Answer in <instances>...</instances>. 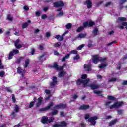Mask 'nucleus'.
Wrapping results in <instances>:
<instances>
[{"mask_svg": "<svg viewBox=\"0 0 127 127\" xmlns=\"http://www.w3.org/2000/svg\"><path fill=\"white\" fill-rule=\"evenodd\" d=\"M64 57L66 59H68L69 57H70V54H67Z\"/></svg>", "mask_w": 127, "mask_h": 127, "instance_id": "61", "label": "nucleus"}, {"mask_svg": "<svg viewBox=\"0 0 127 127\" xmlns=\"http://www.w3.org/2000/svg\"><path fill=\"white\" fill-rule=\"evenodd\" d=\"M83 27H79L78 29L76 30L77 32H80L84 29V27H90L91 26H93V25H95V22L92 21H88L85 22L83 23Z\"/></svg>", "mask_w": 127, "mask_h": 127, "instance_id": "1", "label": "nucleus"}, {"mask_svg": "<svg viewBox=\"0 0 127 127\" xmlns=\"http://www.w3.org/2000/svg\"><path fill=\"white\" fill-rule=\"evenodd\" d=\"M45 92L47 95H49V94H50V90L48 89H46L45 90Z\"/></svg>", "mask_w": 127, "mask_h": 127, "instance_id": "51", "label": "nucleus"}, {"mask_svg": "<svg viewBox=\"0 0 127 127\" xmlns=\"http://www.w3.org/2000/svg\"><path fill=\"white\" fill-rule=\"evenodd\" d=\"M48 7H45L44 9L43 10L44 11H45V12H46V11H47V10H48Z\"/></svg>", "mask_w": 127, "mask_h": 127, "instance_id": "60", "label": "nucleus"}, {"mask_svg": "<svg viewBox=\"0 0 127 127\" xmlns=\"http://www.w3.org/2000/svg\"><path fill=\"white\" fill-rule=\"evenodd\" d=\"M12 99L14 103H15L16 100L15 99V96H14V94L12 95Z\"/></svg>", "mask_w": 127, "mask_h": 127, "instance_id": "49", "label": "nucleus"}, {"mask_svg": "<svg viewBox=\"0 0 127 127\" xmlns=\"http://www.w3.org/2000/svg\"><path fill=\"white\" fill-rule=\"evenodd\" d=\"M80 57H79V55H76L73 58V60H78Z\"/></svg>", "mask_w": 127, "mask_h": 127, "instance_id": "45", "label": "nucleus"}, {"mask_svg": "<svg viewBox=\"0 0 127 127\" xmlns=\"http://www.w3.org/2000/svg\"><path fill=\"white\" fill-rule=\"evenodd\" d=\"M117 112L119 115H122V114H123V111L122 110H118Z\"/></svg>", "mask_w": 127, "mask_h": 127, "instance_id": "53", "label": "nucleus"}, {"mask_svg": "<svg viewBox=\"0 0 127 127\" xmlns=\"http://www.w3.org/2000/svg\"><path fill=\"white\" fill-rule=\"evenodd\" d=\"M49 36H50V33L47 32L46 33V37H49Z\"/></svg>", "mask_w": 127, "mask_h": 127, "instance_id": "64", "label": "nucleus"}, {"mask_svg": "<svg viewBox=\"0 0 127 127\" xmlns=\"http://www.w3.org/2000/svg\"><path fill=\"white\" fill-rule=\"evenodd\" d=\"M52 106H53V102H50L48 106L44 108H42L41 111H46L47 110H49Z\"/></svg>", "mask_w": 127, "mask_h": 127, "instance_id": "19", "label": "nucleus"}, {"mask_svg": "<svg viewBox=\"0 0 127 127\" xmlns=\"http://www.w3.org/2000/svg\"><path fill=\"white\" fill-rule=\"evenodd\" d=\"M115 123H117V119H115L114 120L111 121L109 123V126H113V125H115Z\"/></svg>", "mask_w": 127, "mask_h": 127, "instance_id": "39", "label": "nucleus"}, {"mask_svg": "<svg viewBox=\"0 0 127 127\" xmlns=\"http://www.w3.org/2000/svg\"><path fill=\"white\" fill-rule=\"evenodd\" d=\"M54 55H59V53L57 52V51H55L54 52Z\"/></svg>", "mask_w": 127, "mask_h": 127, "instance_id": "62", "label": "nucleus"}, {"mask_svg": "<svg viewBox=\"0 0 127 127\" xmlns=\"http://www.w3.org/2000/svg\"><path fill=\"white\" fill-rule=\"evenodd\" d=\"M19 53V50L17 49H13L12 51H11L9 54L8 59H12V57L14 54H17Z\"/></svg>", "mask_w": 127, "mask_h": 127, "instance_id": "6", "label": "nucleus"}, {"mask_svg": "<svg viewBox=\"0 0 127 127\" xmlns=\"http://www.w3.org/2000/svg\"><path fill=\"white\" fill-rule=\"evenodd\" d=\"M126 20H127V19L125 17H120L118 18V21H120L121 22H122L123 21H126Z\"/></svg>", "mask_w": 127, "mask_h": 127, "instance_id": "31", "label": "nucleus"}, {"mask_svg": "<svg viewBox=\"0 0 127 127\" xmlns=\"http://www.w3.org/2000/svg\"><path fill=\"white\" fill-rule=\"evenodd\" d=\"M39 49H40V50H43L44 47L43 46H42V45H39Z\"/></svg>", "mask_w": 127, "mask_h": 127, "instance_id": "59", "label": "nucleus"}, {"mask_svg": "<svg viewBox=\"0 0 127 127\" xmlns=\"http://www.w3.org/2000/svg\"><path fill=\"white\" fill-rule=\"evenodd\" d=\"M66 75V71H61L58 74V77L59 78H62Z\"/></svg>", "mask_w": 127, "mask_h": 127, "instance_id": "23", "label": "nucleus"}, {"mask_svg": "<svg viewBox=\"0 0 127 127\" xmlns=\"http://www.w3.org/2000/svg\"><path fill=\"white\" fill-rule=\"evenodd\" d=\"M7 19H8V20H9V21H12V16H8Z\"/></svg>", "mask_w": 127, "mask_h": 127, "instance_id": "52", "label": "nucleus"}, {"mask_svg": "<svg viewBox=\"0 0 127 127\" xmlns=\"http://www.w3.org/2000/svg\"><path fill=\"white\" fill-rule=\"evenodd\" d=\"M87 109H89V105H82L80 107V110H87Z\"/></svg>", "mask_w": 127, "mask_h": 127, "instance_id": "27", "label": "nucleus"}, {"mask_svg": "<svg viewBox=\"0 0 127 127\" xmlns=\"http://www.w3.org/2000/svg\"><path fill=\"white\" fill-rule=\"evenodd\" d=\"M107 58H102L99 56V55H95L92 56V61L93 63L97 64L99 61H106Z\"/></svg>", "mask_w": 127, "mask_h": 127, "instance_id": "3", "label": "nucleus"}, {"mask_svg": "<svg viewBox=\"0 0 127 127\" xmlns=\"http://www.w3.org/2000/svg\"><path fill=\"white\" fill-rule=\"evenodd\" d=\"M106 66H107L106 63H104V64L102 63L99 66V68L100 69H103V68H105Z\"/></svg>", "mask_w": 127, "mask_h": 127, "instance_id": "32", "label": "nucleus"}, {"mask_svg": "<svg viewBox=\"0 0 127 127\" xmlns=\"http://www.w3.org/2000/svg\"><path fill=\"white\" fill-rule=\"evenodd\" d=\"M85 4L87 5V8H92V2L90 1L89 0H87L85 3Z\"/></svg>", "mask_w": 127, "mask_h": 127, "instance_id": "21", "label": "nucleus"}, {"mask_svg": "<svg viewBox=\"0 0 127 127\" xmlns=\"http://www.w3.org/2000/svg\"><path fill=\"white\" fill-rule=\"evenodd\" d=\"M87 35V34L86 33H81L78 34V38H84L86 37V36Z\"/></svg>", "mask_w": 127, "mask_h": 127, "instance_id": "26", "label": "nucleus"}, {"mask_svg": "<svg viewBox=\"0 0 127 127\" xmlns=\"http://www.w3.org/2000/svg\"><path fill=\"white\" fill-rule=\"evenodd\" d=\"M58 113V111L57 110H54L52 112V116H54V115H57V113Z\"/></svg>", "mask_w": 127, "mask_h": 127, "instance_id": "48", "label": "nucleus"}, {"mask_svg": "<svg viewBox=\"0 0 127 127\" xmlns=\"http://www.w3.org/2000/svg\"><path fill=\"white\" fill-rule=\"evenodd\" d=\"M60 45H61V43L57 42L54 44L53 46H54V47H59Z\"/></svg>", "mask_w": 127, "mask_h": 127, "instance_id": "37", "label": "nucleus"}, {"mask_svg": "<svg viewBox=\"0 0 127 127\" xmlns=\"http://www.w3.org/2000/svg\"><path fill=\"white\" fill-rule=\"evenodd\" d=\"M89 87H91L92 90H96L97 89H100V88H101V85L98 84H93L89 85Z\"/></svg>", "mask_w": 127, "mask_h": 127, "instance_id": "14", "label": "nucleus"}, {"mask_svg": "<svg viewBox=\"0 0 127 127\" xmlns=\"http://www.w3.org/2000/svg\"><path fill=\"white\" fill-rule=\"evenodd\" d=\"M84 68L85 71L89 72V71H91V70L92 65H91V64H85L84 65Z\"/></svg>", "mask_w": 127, "mask_h": 127, "instance_id": "16", "label": "nucleus"}, {"mask_svg": "<svg viewBox=\"0 0 127 127\" xmlns=\"http://www.w3.org/2000/svg\"><path fill=\"white\" fill-rule=\"evenodd\" d=\"M53 127H60V125H59V124H55V125H53Z\"/></svg>", "mask_w": 127, "mask_h": 127, "instance_id": "63", "label": "nucleus"}, {"mask_svg": "<svg viewBox=\"0 0 127 127\" xmlns=\"http://www.w3.org/2000/svg\"><path fill=\"white\" fill-rule=\"evenodd\" d=\"M4 66L2 65V63L1 62V60L0 59V69H3Z\"/></svg>", "mask_w": 127, "mask_h": 127, "instance_id": "43", "label": "nucleus"}, {"mask_svg": "<svg viewBox=\"0 0 127 127\" xmlns=\"http://www.w3.org/2000/svg\"><path fill=\"white\" fill-rule=\"evenodd\" d=\"M127 59V55H125L123 57V58L121 60V61H124V60H126Z\"/></svg>", "mask_w": 127, "mask_h": 127, "instance_id": "47", "label": "nucleus"}, {"mask_svg": "<svg viewBox=\"0 0 127 127\" xmlns=\"http://www.w3.org/2000/svg\"><path fill=\"white\" fill-rule=\"evenodd\" d=\"M112 103V101H110L106 103V106H110L111 103Z\"/></svg>", "mask_w": 127, "mask_h": 127, "instance_id": "56", "label": "nucleus"}, {"mask_svg": "<svg viewBox=\"0 0 127 127\" xmlns=\"http://www.w3.org/2000/svg\"><path fill=\"white\" fill-rule=\"evenodd\" d=\"M55 38H56V39H59V38H60V35H56Z\"/></svg>", "mask_w": 127, "mask_h": 127, "instance_id": "58", "label": "nucleus"}, {"mask_svg": "<svg viewBox=\"0 0 127 127\" xmlns=\"http://www.w3.org/2000/svg\"><path fill=\"white\" fill-rule=\"evenodd\" d=\"M72 99L76 100V99H77V98H78V96H77V95L74 94V95L72 96Z\"/></svg>", "mask_w": 127, "mask_h": 127, "instance_id": "54", "label": "nucleus"}, {"mask_svg": "<svg viewBox=\"0 0 127 127\" xmlns=\"http://www.w3.org/2000/svg\"><path fill=\"white\" fill-rule=\"evenodd\" d=\"M89 81H90L89 79H87L85 80L78 79L77 81V86H80L81 84L82 83L84 87H86V86H89V84H88V83H89Z\"/></svg>", "mask_w": 127, "mask_h": 127, "instance_id": "5", "label": "nucleus"}, {"mask_svg": "<svg viewBox=\"0 0 127 127\" xmlns=\"http://www.w3.org/2000/svg\"><path fill=\"white\" fill-rule=\"evenodd\" d=\"M34 101H31L29 104H27L26 105V109L27 110H28L29 108H32V107L34 106V102H35V101H36V98H34Z\"/></svg>", "mask_w": 127, "mask_h": 127, "instance_id": "12", "label": "nucleus"}, {"mask_svg": "<svg viewBox=\"0 0 127 127\" xmlns=\"http://www.w3.org/2000/svg\"><path fill=\"white\" fill-rule=\"evenodd\" d=\"M108 100H111V101H116V98L114 96H108Z\"/></svg>", "mask_w": 127, "mask_h": 127, "instance_id": "33", "label": "nucleus"}, {"mask_svg": "<svg viewBox=\"0 0 127 127\" xmlns=\"http://www.w3.org/2000/svg\"><path fill=\"white\" fill-rule=\"evenodd\" d=\"M31 22V21L30 20H28V23L26 22L25 23H23L22 24V28L24 29V28H26V27H27V26H28V23H30Z\"/></svg>", "mask_w": 127, "mask_h": 127, "instance_id": "24", "label": "nucleus"}, {"mask_svg": "<svg viewBox=\"0 0 127 127\" xmlns=\"http://www.w3.org/2000/svg\"><path fill=\"white\" fill-rule=\"evenodd\" d=\"M89 117L90 115H89L88 114H85L84 116L85 120H88V122L90 123L91 125H92V126H95V125H96V120H98V117L97 116Z\"/></svg>", "mask_w": 127, "mask_h": 127, "instance_id": "2", "label": "nucleus"}, {"mask_svg": "<svg viewBox=\"0 0 127 127\" xmlns=\"http://www.w3.org/2000/svg\"><path fill=\"white\" fill-rule=\"evenodd\" d=\"M5 74V72L3 71H0V77L2 78L3 77V76Z\"/></svg>", "mask_w": 127, "mask_h": 127, "instance_id": "41", "label": "nucleus"}, {"mask_svg": "<svg viewBox=\"0 0 127 127\" xmlns=\"http://www.w3.org/2000/svg\"><path fill=\"white\" fill-rule=\"evenodd\" d=\"M81 78L83 80H86L87 79V74H83L81 76Z\"/></svg>", "mask_w": 127, "mask_h": 127, "instance_id": "46", "label": "nucleus"}, {"mask_svg": "<svg viewBox=\"0 0 127 127\" xmlns=\"http://www.w3.org/2000/svg\"><path fill=\"white\" fill-rule=\"evenodd\" d=\"M17 72L18 73V74H21L22 75V77H23V75H24V74H25V71L22 70V69H21V67H19L17 68Z\"/></svg>", "mask_w": 127, "mask_h": 127, "instance_id": "18", "label": "nucleus"}, {"mask_svg": "<svg viewBox=\"0 0 127 127\" xmlns=\"http://www.w3.org/2000/svg\"><path fill=\"white\" fill-rule=\"evenodd\" d=\"M85 46V44H82L77 48V50H81Z\"/></svg>", "mask_w": 127, "mask_h": 127, "instance_id": "40", "label": "nucleus"}, {"mask_svg": "<svg viewBox=\"0 0 127 127\" xmlns=\"http://www.w3.org/2000/svg\"><path fill=\"white\" fill-rule=\"evenodd\" d=\"M54 108V109H65V108H67V105L60 103V104L55 106Z\"/></svg>", "mask_w": 127, "mask_h": 127, "instance_id": "11", "label": "nucleus"}, {"mask_svg": "<svg viewBox=\"0 0 127 127\" xmlns=\"http://www.w3.org/2000/svg\"><path fill=\"white\" fill-rule=\"evenodd\" d=\"M56 84H57V77L54 76L52 78V82L50 83V86L53 87L54 86H55Z\"/></svg>", "mask_w": 127, "mask_h": 127, "instance_id": "15", "label": "nucleus"}, {"mask_svg": "<svg viewBox=\"0 0 127 127\" xmlns=\"http://www.w3.org/2000/svg\"><path fill=\"white\" fill-rule=\"evenodd\" d=\"M14 111L12 112L11 116L14 118V117H16V113H18L19 112V107L17 105H15L14 107Z\"/></svg>", "mask_w": 127, "mask_h": 127, "instance_id": "8", "label": "nucleus"}, {"mask_svg": "<svg viewBox=\"0 0 127 127\" xmlns=\"http://www.w3.org/2000/svg\"><path fill=\"white\" fill-rule=\"evenodd\" d=\"M127 1V0H120V4H124Z\"/></svg>", "mask_w": 127, "mask_h": 127, "instance_id": "50", "label": "nucleus"}, {"mask_svg": "<svg viewBox=\"0 0 127 127\" xmlns=\"http://www.w3.org/2000/svg\"><path fill=\"white\" fill-rule=\"evenodd\" d=\"M53 67L57 71H63V67L59 66L57 63H54Z\"/></svg>", "mask_w": 127, "mask_h": 127, "instance_id": "13", "label": "nucleus"}, {"mask_svg": "<svg viewBox=\"0 0 127 127\" xmlns=\"http://www.w3.org/2000/svg\"><path fill=\"white\" fill-rule=\"evenodd\" d=\"M65 36V34H63L60 37L59 39V41H62L64 39V37Z\"/></svg>", "mask_w": 127, "mask_h": 127, "instance_id": "38", "label": "nucleus"}, {"mask_svg": "<svg viewBox=\"0 0 127 127\" xmlns=\"http://www.w3.org/2000/svg\"><path fill=\"white\" fill-rule=\"evenodd\" d=\"M60 127H65L66 126H67V123L65 121H64L62 122H61V124L60 125Z\"/></svg>", "mask_w": 127, "mask_h": 127, "instance_id": "30", "label": "nucleus"}, {"mask_svg": "<svg viewBox=\"0 0 127 127\" xmlns=\"http://www.w3.org/2000/svg\"><path fill=\"white\" fill-rule=\"evenodd\" d=\"M93 92L94 94H96L98 96H100L101 97L103 96L102 91L94 90Z\"/></svg>", "mask_w": 127, "mask_h": 127, "instance_id": "25", "label": "nucleus"}, {"mask_svg": "<svg viewBox=\"0 0 127 127\" xmlns=\"http://www.w3.org/2000/svg\"><path fill=\"white\" fill-rule=\"evenodd\" d=\"M54 120V117H51L49 120H48V117L46 116H43L42 117V119L41 120V122L42 124H48V123H50L51 122H53Z\"/></svg>", "mask_w": 127, "mask_h": 127, "instance_id": "4", "label": "nucleus"}, {"mask_svg": "<svg viewBox=\"0 0 127 127\" xmlns=\"http://www.w3.org/2000/svg\"><path fill=\"white\" fill-rule=\"evenodd\" d=\"M97 33H98V29L95 28L93 31V35H94V36H96V35H97Z\"/></svg>", "mask_w": 127, "mask_h": 127, "instance_id": "35", "label": "nucleus"}, {"mask_svg": "<svg viewBox=\"0 0 127 127\" xmlns=\"http://www.w3.org/2000/svg\"><path fill=\"white\" fill-rule=\"evenodd\" d=\"M65 27L66 28H67V29H71V28H72V24L71 23H68L67 25H65Z\"/></svg>", "mask_w": 127, "mask_h": 127, "instance_id": "34", "label": "nucleus"}, {"mask_svg": "<svg viewBox=\"0 0 127 127\" xmlns=\"http://www.w3.org/2000/svg\"><path fill=\"white\" fill-rule=\"evenodd\" d=\"M34 52H35L34 49H32L30 53L32 55H33L34 54Z\"/></svg>", "mask_w": 127, "mask_h": 127, "instance_id": "57", "label": "nucleus"}, {"mask_svg": "<svg viewBox=\"0 0 127 127\" xmlns=\"http://www.w3.org/2000/svg\"><path fill=\"white\" fill-rule=\"evenodd\" d=\"M110 4H111V2H108L106 3V4H105L106 7H108V6H109V5H110Z\"/></svg>", "mask_w": 127, "mask_h": 127, "instance_id": "55", "label": "nucleus"}, {"mask_svg": "<svg viewBox=\"0 0 127 127\" xmlns=\"http://www.w3.org/2000/svg\"><path fill=\"white\" fill-rule=\"evenodd\" d=\"M29 62H30V60L29 59H27L25 61V65H24L25 68H27V66H28V65L29 64Z\"/></svg>", "mask_w": 127, "mask_h": 127, "instance_id": "28", "label": "nucleus"}, {"mask_svg": "<svg viewBox=\"0 0 127 127\" xmlns=\"http://www.w3.org/2000/svg\"><path fill=\"white\" fill-rule=\"evenodd\" d=\"M43 100V98H42V97H40L38 99L37 102L36 104V107H39V106L41 105Z\"/></svg>", "mask_w": 127, "mask_h": 127, "instance_id": "20", "label": "nucleus"}, {"mask_svg": "<svg viewBox=\"0 0 127 127\" xmlns=\"http://www.w3.org/2000/svg\"><path fill=\"white\" fill-rule=\"evenodd\" d=\"M19 39H17L16 40V42L15 43V46L16 47V48H17V49H20V48H21V47H22V45L21 44H19Z\"/></svg>", "mask_w": 127, "mask_h": 127, "instance_id": "17", "label": "nucleus"}, {"mask_svg": "<svg viewBox=\"0 0 127 127\" xmlns=\"http://www.w3.org/2000/svg\"><path fill=\"white\" fill-rule=\"evenodd\" d=\"M115 81H117V78H112L111 79H110L108 80V82H115Z\"/></svg>", "mask_w": 127, "mask_h": 127, "instance_id": "42", "label": "nucleus"}, {"mask_svg": "<svg viewBox=\"0 0 127 127\" xmlns=\"http://www.w3.org/2000/svg\"><path fill=\"white\" fill-rule=\"evenodd\" d=\"M23 9H24V10H25L26 11H28V10H29V7L26 5L24 6Z\"/></svg>", "mask_w": 127, "mask_h": 127, "instance_id": "44", "label": "nucleus"}, {"mask_svg": "<svg viewBox=\"0 0 127 127\" xmlns=\"http://www.w3.org/2000/svg\"><path fill=\"white\" fill-rule=\"evenodd\" d=\"M121 25H119V28H120L121 29H124L125 28V27L124 26H127V22H122L121 23Z\"/></svg>", "mask_w": 127, "mask_h": 127, "instance_id": "22", "label": "nucleus"}, {"mask_svg": "<svg viewBox=\"0 0 127 127\" xmlns=\"http://www.w3.org/2000/svg\"><path fill=\"white\" fill-rule=\"evenodd\" d=\"M21 61H24V57H21L19 59H17L16 60L17 63H20Z\"/></svg>", "mask_w": 127, "mask_h": 127, "instance_id": "29", "label": "nucleus"}, {"mask_svg": "<svg viewBox=\"0 0 127 127\" xmlns=\"http://www.w3.org/2000/svg\"><path fill=\"white\" fill-rule=\"evenodd\" d=\"M70 54H77L78 53V51L76 50H71L69 52Z\"/></svg>", "mask_w": 127, "mask_h": 127, "instance_id": "36", "label": "nucleus"}, {"mask_svg": "<svg viewBox=\"0 0 127 127\" xmlns=\"http://www.w3.org/2000/svg\"><path fill=\"white\" fill-rule=\"evenodd\" d=\"M123 105V102H117L114 103L113 105L110 106V109H113L114 108H119Z\"/></svg>", "mask_w": 127, "mask_h": 127, "instance_id": "10", "label": "nucleus"}, {"mask_svg": "<svg viewBox=\"0 0 127 127\" xmlns=\"http://www.w3.org/2000/svg\"><path fill=\"white\" fill-rule=\"evenodd\" d=\"M65 5V4L63 1H60L54 3V7H62Z\"/></svg>", "mask_w": 127, "mask_h": 127, "instance_id": "7", "label": "nucleus"}, {"mask_svg": "<svg viewBox=\"0 0 127 127\" xmlns=\"http://www.w3.org/2000/svg\"><path fill=\"white\" fill-rule=\"evenodd\" d=\"M46 57H45V54H43L38 57V62L39 64H42L43 61H45Z\"/></svg>", "mask_w": 127, "mask_h": 127, "instance_id": "9", "label": "nucleus"}]
</instances>
